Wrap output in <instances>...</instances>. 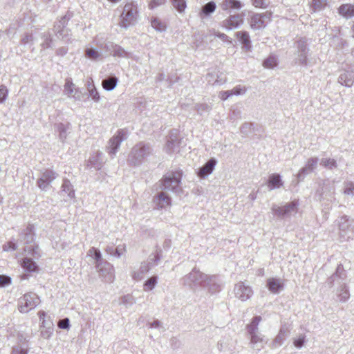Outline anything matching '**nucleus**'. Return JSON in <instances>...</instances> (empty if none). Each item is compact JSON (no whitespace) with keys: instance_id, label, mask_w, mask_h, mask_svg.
Returning <instances> with one entry per match:
<instances>
[{"instance_id":"obj_1","label":"nucleus","mask_w":354,"mask_h":354,"mask_svg":"<svg viewBox=\"0 0 354 354\" xmlns=\"http://www.w3.org/2000/svg\"><path fill=\"white\" fill-rule=\"evenodd\" d=\"M346 273L342 264H339L333 273L326 281L327 285L331 288L337 285L336 295L339 301L346 302L350 297L348 287L346 283Z\"/></svg>"},{"instance_id":"obj_2","label":"nucleus","mask_w":354,"mask_h":354,"mask_svg":"<svg viewBox=\"0 0 354 354\" xmlns=\"http://www.w3.org/2000/svg\"><path fill=\"white\" fill-rule=\"evenodd\" d=\"M207 274L201 272L196 268L183 278V283L191 289L196 290L199 288H203L207 279Z\"/></svg>"},{"instance_id":"obj_3","label":"nucleus","mask_w":354,"mask_h":354,"mask_svg":"<svg viewBox=\"0 0 354 354\" xmlns=\"http://www.w3.org/2000/svg\"><path fill=\"white\" fill-rule=\"evenodd\" d=\"M39 302V297L35 293L28 292L19 299L18 309L20 313H26L35 308Z\"/></svg>"},{"instance_id":"obj_4","label":"nucleus","mask_w":354,"mask_h":354,"mask_svg":"<svg viewBox=\"0 0 354 354\" xmlns=\"http://www.w3.org/2000/svg\"><path fill=\"white\" fill-rule=\"evenodd\" d=\"M138 14L137 8L132 3L125 4L122 13L121 14L120 25L127 28L133 24Z\"/></svg>"},{"instance_id":"obj_5","label":"nucleus","mask_w":354,"mask_h":354,"mask_svg":"<svg viewBox=\"0 0 354 354\" xmlns=\"http://www.w3.org/2000/svg\"><path fill=\"white\" fill-rule=\"evenodd\" d=\"M234 291L236 297L243 301L250 299L253 294L251 287L241 281L235 285Z\"/></svg>"},{"instance_id":"obj_6","label":"nucleus","mask_w":354,"mask_h":354,"mask_svg":"<svg viewBox=\"0 0 354 354\" xmlns=\"http://www.w3.org/2000/svg\"><path fill=\"white\" fill-rule=\"evenodd\" d=\"M250 336V344L251 348L256 351H261L268 343V339L265 337L261 333H255Z\"/></svg>"},{"instance_id":"obj_7","label":"nucleus","mask_w":354,"mask_h":354,"mask_svg":"<svg viewBox=\"0 0 354 354\" xmlns=\"http://www.w3.org/2000/svg\"><path fill=\"white\" fill-rule=\"evenodd\" d=\"M271 17V12H266L262 14H255L250 19V26L253 29H261L263 28L266 26V23L264 21V18L267 17L270 19Z\"/></svg>"},{"instance_id":"obj_8","label":"nucleus","mask_w":354,"mask_h":354,"mask_svg":"<svg viewBox=\"0 0 354 354\" xmlns=\"http://www.w3.org/2000/svg\"><path fill=\"white\" fill-rule=\"evenodd\" d=\"M297 201H292L284 205H274L272 207L273 212L278 216H283L297 211Z\"/></svg>"},{"instance_id":"obj_9","label":"nucleus","mask_w":354,"mask_h":354,"mask_svg":"<svg viewBox=\"0 0 354 354\" xmlns=\"http://www.w3.org/2000/svg\"><path fill=\"white\" fill-rule=\"evenodd\" d=\"M99 274L104 278L105 281L113 280V266L108 261L102 263L100 266H95Z\"/></svg>"},{"instance_id":"obj_10","label":"nucleus","mask_w":354,"mask_h":354,"mask_svg":"<svg viewBox=\"0 0 354 354\" xmlns=\"http://www.w3.org/2000/svg\"><path fill=\"white\" fill-rule=\"evenodd\" d=\"M203 288H207L211 293L219 292L221 288V281L216 275L207 276V282Z\"/></svg>"},{"instance_id":"obj_11","label":"nucleus","mask_w":354,"mask_h":354,"mask_svg":"<svg viewBox=\"0 0 354 354\" xmlns=\"http://www.w3.org/2000/svg\"><path fill=\"white\" fill-rule=\"evenodd\" d=\"M267 288L273 294H279L284 288V283L281 279L269 278L267 280Z\"/></svg>"},{"instance_id":"obj_12","label":"nucleus","mask_w":354,"mask_h":354,"mask_svg":"<svg viewBox=\"0 0 354 354\" xmlns=\"http://www.w3.org/2000/svg\"><path fill=\"white\" fill-rule=\"evenodd\" d=\"M243 23V19L239 15H230L223 21V26L227 29H232L238 27Z\"/></svg>"},{"instance_id":"obj_13","label":"nucleus","mask_w":354,"mask_h":354,"mask_svg":"<svg viewBox=\"0 0 354 354\" xmlns=\"http://www.w3.org/2000/svg\"><path fill=\"white\" fill-rule=\"evenodd\" d=\"M289 330L287 326H283L281 327L277 337L272 342V347L276 348L282 345L283 341L288 337Z\"/></svg>"},{"instance_id":"obj_14","label":"nucleus","mask_w":354,"mask_h":354,"mask_svg":"<svg viewBox=\"0 0 354 354\" xmlns=\"http://www.w3.org/2000/svg\"><path fill=\"white\" fill-rule=\"evenodd\" d=\"M150 270V266L149 263L146 262H142L140 266V268L138 271L133 272L132 274V277L134 280L140 281L142 280L145 275L149 272Z\"/></svg>"},{"instance_id":"obj_15","label":"nucleus","mask_w":354,"mask_h":354,"mask_svg":"<svg viewBox=\"0 0 354 354\" xmlns=\"http://www.w3.org/2000/svg\"><path fill=\"white\" fill-rule=\"evenodd\" d=\"M261 321V317L257 315L254 317L251 322L246 326V329L249 335L260 333L258 326Z\"/></svg>"},{"instance_id":"obj_16","label":"nucleus","mask_w":354,"mask_h":354,"mask_svg":"<svg viewBox=\"0 0 354 354\" xmlns=\"http://www.w3.org/2000/svg\"><path fill=\"white\" fill-rule=\"evenodd\" d=\"M34 229L35 227L32 225L28 224L24 232L21 233V236L23 238L24 243H31L34 241Z\"/></svg>"},{"instance_id":"obj_17","label":"nucleus","mask_w":354,"mask_h":354,"mask_svg":"<svg viewBox=\"0 0 354 354\" xmlns=\"http://www.w3.org/2000/svg\"><path fill=\"white\" fill-rule=\"evenodd\" d=\"M180 183V177L165 176L162 180V186L165 189H174Z\"/></svg>"},{"instance_id":"obj_18","label":"nucleus","mask_w":354,"mask_h":354,"mask_svg":"<svg viewBox=\"0 0 354 354\" xmlns=\"http://www.w3.org/2000/svg\"><path fill=\"white\" fill-rule=\"evenodd\" d=\"M21 266L26 271L30 272H36L38 270L36 263L31 258L28 257H25L21 260Z\"/></svg>"},{"instance_id":"obj_19","label":"nucleus","mask_w":354,"mask_h":354,"mask_svg":"<svg viewBox=\"0 0 354 354\" xmlns=\"http://www.w3.org/2000/svg\"><path fill=\"white\" fill-rule=\"evenodd\" d=\"M216 165V160L214 159L209 160L203 167L201 168L198 176L201 178H203L205 176L211 174Z\"/></svg>"},{"instance_id":"obj_20","label":"nucleus","mask_w":354,"mask_h":354,"mask_svg":"<svg viewBox=\"0 0 354 354\" xmlns=\"http://www.w3.org/2000/svg\"><path fill=\"white\" fill-rule=\"evenodd\" d=\"M339 13L346 18H351L354 16V5L343 4L339 9Z\"/></svg>"},{"instance_id":"obj_21","label":"nucleus","mask_w":354,"mask_h":354,"mask_svg":"<svg viewBox=\"0 0 354 354\" xmlns=\"http://www.w3.org/2000/svg\"><path fill=\"white\" fill-rule=\"evenodd\" d=\"M245 92L244 89H242L239 87H235L230 91H223L219 93V97L222 100H226L228 97H231L233 95H240Z\"/></svg>"},{"instance_id":"obj_22","label":"nucleus","mask_w":354,"mask_h":354,"mask_svg":"<svg viewBox=\"0 0 354 354\" xmlns=\"http://www.w3.org/2000/svg\"><path fill=\"white\" fill-rule=\"evenodd\" d=\"M88 255L91 256L95 260V266H100L102 263L105 261V260L102 258L100 251L95 248H91L88 252Z\"/></svg>"},{"instance_id":"obj_23","label":"nucleus","mask_w":354,"mask_h":354,"mask_svg":"<svg viewBox=\"0 0 354 354\" xmlns=\"http://www.w3.org/2000/svg\"><path fill=\"white\" fill-rule=\"evenodd\" d=\"M221 7L223 10L239 9L241 7V3L237 0H223L221 3Z\"/></svg>"},{"instance_id":"obj_24","label":"nucleus","mask_w":354,"mask_h":354,"mask_svg":"<svg viewBox=\"0 0 354 354\" xmlns=\"http://www.w3.org/2000/svg\"><path fill=\"white\" fill-rule=\"evenodd\" d=\"M154 201L160 208H164L170 205V198L164 193L159 194Z\"/></svg>"},{"instance_id":"obj_25","label":"nucleus","mask_w":354,"mask_h":354,"mask_svg":"<svg viewBox=\"0 0 354 354\" xmlns=\"http://www.w3.org/2000/svg\"><path fill=\"white\" fill-rule=\"evenodd\" d=\"M123 133L121 131H119L118 135L113 137L110 140V145L111 147V150L110 151V153L114 154L119 147L123 137Z\"/></svg>"},{"instance_id":"obj_26","label":"nucleus","mask_w":354,"mask_h":354,"mask_svg":"<svg viewBox=\"0 0 354 354\" xmlns=\"http://www.w3.org/2000/svg\"><path fill=\"white\" fill-rule=\"evenodd\" d=\"M281 185H282V182L279 174H273L270 176L268 181V186L270 189L279 187Z\"/></svg>"},{"instance_id":"obj_27","label":"nucleus","mask_w":354,"mask_h":354,"mask_svg":"<svg viewBox=\"0 0 354 354\" xmlns=\"http://www.w3.org/2000/svg\"><path fill=\"white\" fill-rule=\"evenodd\" d=\"M158 283V277L156 275H153L147 279L143 285V290L145 292H149L152 290Z\"/></svg>"},{"instance_id":"obj_28","label":"nucleus","mask_w":354,"mask_h":354,"mask_svg":"<svg viewBox=\"0 0 354 354\" xmlns=\"http://www.w3.org/2000/svg\"><path fill=\"white\" fill-rule=\"evenodd\" d=\"M151 26L158 31H165L167 28L166 23L157 17H153L151 19Z\"/></svg>"},{"instance_id":"obj_29","label":"nucleus","mask_w":354,"mask_h":354,"mask_svg":"<svg viewBox=\"0 0 354 354\" xmlns=\"http://www.w3.org/2000/svg\"><path fill=\"white\" fill-rule=\"evenodd\" d=\"M55 178L54 174L46 173L44 174L43 177L37 181L38 186L40 188L45 187L46 185L48 184L52 180Z\"/></svg>"},{"instance_id":"obj_30","label":"nucleus","mask_w":354,"mask_h":354,"mask_svg":"<svg viewBox=\"0 0 354 354\" xmlns=\"http://www.w3.org/2000/svg\"><path fill=\"white\" fill-rule=\"evenodd\" d=\"M118 79L116 77H110L104 80L102 82V87L107 91L113 90L117 84Z\"/></svg>"},{"instance_id":"obj_31","label":"nucleus","mask_w":354,"mask_h":354,"mask_svg":"<svg viewBox=\"0 0 354 354\" xmlns=\"http://www.w3.org/2000/svg\"><path fill=\"white\" fill-rule=\"evenodd\" d=\"M171 2L179 12H184L187 7L185 0H171Z\"/></svg>"},{"instance_id":"obj_32","label":"nucleus","mask_w":354,"mask_h":354,"mask_svg":"<svg viewBox=\"0 0 354 354\" xmlns=\"http://www.w3.org/2000/svg\"><path fill=\"white\" fill-rule=\"evenodd\" d=\"M53 332V324L48 323V326L45 328L41 329V335L44 339H49Z\"/></svg>"},{"instance_id":"obj_33","label":"nucleus","mask_w":354,"mask_h":354,"mask_svg":"<svg viewBox=\"0 0 354 354\" xmlns=\"http://www.w3.org/2000/svg\"><path fill=\"white\" fill-rule=\"evenodd\" d=\"M236 37L243 44L246 46H248L250 44V37L248 32L244 31L238 32L236 33Z\"/></svg>"},{"instance_id":"obj_34","label":"nucleus","mask_w":354,"mask_h":354,"mask_svg":"<svg viewBox=\"0 0 354 354\" xmlns=\"http://www.w3.org/2000/svg\"><path fill=\"white\" fill-rule=\"evenodd\" d=\"M277 64V59L273 57H270L263 62V66L267 68H273Z\"/></svg>"},{"instance_id":"obj_35","label":"nucleus","mask_w":354,"mask_h":354,"mask_svg":"<svg viewBox=\"0 0 354 354\" xmlns=\"http://www.w3.org/2000/svg\"><path fill=\"white\" fill-rule=\"evenodd\" d=\"M2 248L3 250L6 252L15 251L17 248V245L15 242L10 241L3 245Z\"/></svg>"},{"instance_id":"obj_36","label":"nucleus","mask_w":354,"mask_h":354,"mask_svg":"<svg viewBox=\"0 0 354 354\" xmlns=\"http://www.w3.org/2000/svg\"><path fill=\"white\" fill-rule=\"evenodd\" d=\"M216 5L214 2L211 1L207 3L203 8V12L205 15H209V13L213 12L215 10Z\"/></svg>"},{"instance_id":"obj_37","label":"nucleus","mask_w":354,"mask_h":354,"mask_svg":"<svg viewBox=\"0 0 354 354\" xmlns=\"http://www.w3.org/2000/svg\"><path fill=\"white\" fill-rule=\"evenodd\" d=\"M254 6L258 8H266L269 2L268 0H252Z\"/></svg>"},{"instance_id":"obj_38","label":"nucleus","mask_w":354,"mask_h":354,"mask_svg":"<svg viewBox=\"0 0 354 354\" xmlns=\"http://www.w3.org/2000/svg\"><path fill=\"white\" fill-rule=\"evenodd\" d=\"M85 55L86 57L92 59H95L100 56V54L97 50L91 48L86 49L85 51Z\"/></svg>"},{"instance_id":"obj_39","label":"nucleus","mask_w":354,"mask_h":354,"mask_svg":"<svg viewBox=\"0 0 354 354\" xmlns=\"http://www.w3.org/2000/svg\"><path fill=\"white\" fill-rule=\"evenodd\" d=\"M167 0H151L149 3V8L153 10L158 6L164 5L166 3Z\"/></svg>"},{"instance_id":"obj_40","label":"nucleus","mask_w":354,"mask_h":354,"mask_svg":"<svg viewBox=\"0 0 354 354\" xmlns=\"http://www.w3.org/2000/svg\"><path fill=\"white\" fill-rule=\"evenodd\" d=\"M321 164L323 166H324L325 167H328L330 169L336 167L335 160L334 159H330V158L322 160Z\"/></svg>"},{"instance_id":"obj_41","label":"nucleus","mask_w":354,"mask_h":354,"mask_svg":"<svg viewBox=\"0 0 354 354\" xmlns=\"http://www.w3.org/2000/svg\"><path fill=\"white\" fill-rule=\"evenodd\" d=\"M73 87H74V84L72 82V81L71 80H68V79L66 80V82H65V84H64V90H65V91L68 94L71 95L73 93Z\"/></svg>"},{"instance_id":"obj_42","label":"nucleus","mask_w":354,"mask_h":354,"mask_svg":"<svg viewBox=\"0 0 354 354\" xmlns=\"http://www.w3.org/2000/svg\"><path fill=\"white\" fill-rule=\"evenodd\" d=\"M12 279L9 276L0 275V286L4 287L11 283Z\"/></svg>"},{"instance_id":"obj_43","label":"nucleus","mask_w":354,"mask_h":354,"mask_svg":"<svg viewBox=\"0 0 354 354\" xmlns=\"http://www.w3.org/2000/svg\"><path fill=\"white\" fill-rule=\"evenodd\" d=\"M120 303L126 306H131L133 304V299L131 295H124L121 297Z\"/></svg>"},{"instance_id":"obj_44","label":"nucleus","mask_w":354,"mask_h":354,"mask_svg":"<svg viewBox=\"0 0 354 354\" xmlns=\"http://www.w3.org/2000/svg\"><path fill=\"white\" fill-rule=\"evenodd\" d=\"M58 327L61 329H68L70 328V321L68 318L60 319L58 322Z\"/></svg>"},{"instance_id":"obj_45","label":"nucleus","mask_w":354,"mask_h":354,"mask_svg":"<svg viewBox=\"0 0 354 354\" xmlns=\"http://www.w3.org/2000/svg\"><path fill=\"white\" fill-rule=\"evenodd\" d=\"M125 251H126V249H125L124 244L118 245L115 248L114 256L118 258H120Z\"/></svg>"},{"instance_id":"obj_46","label":"nucleus","mask_w":354,"mask_h":354,"mask_svg":"<svg viewBox=\"0 0 354 354\" xmlns=\"http://www.w3.org/2000/svg\"><path fill=\"white\" fill-rule=\"evenodd\" d=\"M8 90L3 85L0 86V102H3L7 97Z\"/></svg>"},{"instance_id":"obj_47","label":"nucleus","mask_w":354,"mask_h":354,"mask_svg":"<svg viewBox=\"0 0 354 354\" xmlns=\"http://www.w3.org/2000/svg\"><path fill=\"white\" fill-rule=\"evenodd\" d=\"M305 343V337L304 336H300L297 339L294 341V345L297 348H301Z\"/></svg>"},{"instance_id":"obj_48","label":"nucleus","mask_w":354,"mask_h":354,"mask_svg":"<svg viewBox=\"0 0 354 354\" xmlns=\"http://www.w3.org/2000/svg\"><path fill=\"white\" fill-rule=\"evenodd\" d=\"M161 257H160V254L157 252L154 256L153 257H149V262L147 263H149V266L150 264H152L153 263H154L153 265H156L158 263V262L160 261Z\"/></svg>"},{"instance_id":"obj_49","label":"nucleus","mask_w":354,"mask_h":354,"mask_svg":"<svg viewBox=\"0 0 354 354\" xmlns=\"http://www.w3.org/2000/svg\"><path fill=\"white\" fill-rule=\"evenodd\" d=\"M12 354H27V352L20 346H15L12 348Z\"/></svg>"},{"instance_id":"obj_50","label":"nucleus","mask_w":354,"mask_h":354,"mask_svg":"<svg viewBox=\"0 0 354 354\" xmlns=\"http://www.w3.org/2000/svg\"><path fill=\"white\" fill-rule=\"evenodd\" d=\"M148 325L149 326L150 328H159V327H160L162 326V323H161L160 321L156 319V320H154L152 322L148 323Z\"/></svg>"},{"instance_id":"obj_51","label":"nucleus","mask_w":354,"mask_h":354,"mask_svg":"<svg viewBox=\"0 0 354 354\" xmlns=\"http://www.w3.org/2000/svg\"><path fill=\"white\" fill-rule=\"evenodd\" d=\"M91 95L92 96L93 99L95 101L98 100L100 98L99 93L96 91V89H93L91 91Z\"/></svg>"},{"instance_id":"obj_52","label":"nucleus","mask_w":354,"mask_h":354,"mask_svg":"<svg viewBox=\"0 0 354 354\" xmlns=\"http://www.w3.org/2000/svg\"><path fill=\"white\" fill-rule=\"evenodd\" d=\"M38 249V247L37 246H34V245H30V246H28L27 248H26L24 249L25 251H26L27 250H32V254H37V250Z\"/></svg>"},{"instance_id":"obj_53","label":"nucleus","mask_w":354,"mask_h":354,"mask_svg":"<svg viewBox=\"0 0 354 354\" xmlns=\"http://www.w3.org/2000/svg\"><path fill=\"white\" fill-rule=\"evenodd\" d=\"M344 192L347 194H354V185H351V187H346Z\"/></svg>"},{"instance_id":"obj_54","label":"nucleus","mask_w":354,"mask_h":354,"mask_svg":"<svg viewBox=\"0 0 354 354\" xmlns=\"http://www.w3.org/2000/svg\"><path fill=\"white\" fill-rule=\"evenodd\" d=\"M115 250V248L113 246H108L106 249V251L109 254L114 256Z\"/></svg>"},{"instance_id":"obj_55","label":"nucleus","mask_w":354,"mask_h":354,"mask_svg":"<svg viewBox=\"0 0 354 354\" xmlns=\"http://www.w3.org/2000/svg\"><path fill=\"white\" fill-rule=\"evenodd\" d=\"M38 315L41 322H42V320H46L45 317L46 316V314L44 311H39L38 313Z\"/></svg>"},{"instance_id":"obj_56","label":"nucleus","mask_w":354,"mask_h":354,"mask_svg":"<svg viewBox=\"0 0 354 354\" xmlns=\"http://www.w3.org/2000/svg\"><path fill=\"white\" fill-rule=\"evenodd\" d=\"M48 323H52L50 321H46V320H42L41 322L40 328H45L46 326H48Z\"/></svg>"},{"instance_id":"obj_57","label":"nucleus","mask_w":354,"mask_h":354,"mask_svg":"<svg viewBox=\"0 0 354 354\" xmlns=\"http://www.w3.org/2000/svg\"><path fill=\"white\" fill-rule=\"evenodd\" d=\"M169 243H170V241L169 240L165 241V243H164V246L165 247H169Z\"/></svg>"},{"instance_id":"obj_58","label":"nucleus","mask_w":354,"mask_h":354,"mask_svg":"<svg viewBox=\"0 0 354 354\" xmlns=\"http://www.w3.org/2000/svg\"><path fill=\"white\" fill-rule=\"evenodd\" d=\"M28 274H23V275L21 276V279H28Z\"/></svg>"},{"instance_id":"obj_59","label":"nucleus","mask_w":354,"mask_h":354,"mask_svg":"<svg viewBox=\"0 0 354 354\" xmlns=\"http://www.w3.org/2000/svg\"><path fill=\"white\" fill-rule=\"evenodd\" d=\"M109 1H111V2H113V3H115L117 1H119L120 0H108Z\"/></svg>"},{"instance_id":"obj_60","label":"nucleus","mask_w":354,"mask_h":354,"mask_svg":"<svg viewBox=\"0 0 354 354\" xmlns=\"http://www.w3.org/2000/svg\"><path fill=\"white\" fill-rule=\"evenodd\" d=\"M224 36H225V34H221V35H220V37H224Z\"/></svg>"}]
</instances>
